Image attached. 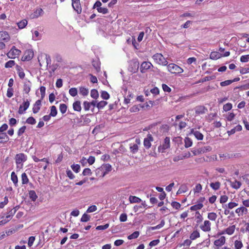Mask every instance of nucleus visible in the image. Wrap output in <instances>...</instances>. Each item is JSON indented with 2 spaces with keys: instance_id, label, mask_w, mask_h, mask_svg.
Segmentation results:
<instances>
[{
  "instance_id": "f257e3e1",
  "label": "nucleus",
  "mask_w": 249,
  "mask_h": 249,
  "mask_svg": "<svg viewBox=\"0 0 249 249\" xmlns=\"http://www.w3.org/2000/svg\"><path fill=\"white\" fill-rule=\"evenodd\" d=\"M27 160V156L24 153L17 154L15 156V160L18 168H21L23 163Z\"/></svg>"
},
{
  "instance_id": "f03ea898",
  "label": "nucleus",
  "mask_w": 249,
  "mask_h": 249,
  "mask_svg": "<svg viewBox=\"0 0 249 249\" xmlns=\"http://www.w3.org/2000/svg\"><path fill=\"white\" fill-rule=\"evenodd\" d=\"M167 69L168 71L172 73L179 74L183 71V70L181 68L173 63L168 65Z\"/></svg>"
},
{
  "instance_id": "7ed1b4c3",
  "label": "nucleus",
  "mask_w": 249,
  "mask_h": 249,
  "mask_svg": "<svg viewBox=\"0 0 249 249\" xmlns=\"http://www.w3.org/2000/svg\"><path fill=\"white\" fill-rule=\"evenodd\" d=\"M153 59L159 64L166 66L168 62L161 53H156L153 56Z\"/></svg>"
},
{
  "instance_id": "20e7f679",
  "label": "nucleus",
  "mask_w": 249,
  "mask_h": 249,
  "mask_svg": "<svg viewBox=\"0 0 249 249\" xmlns=\"http://www.w3.org/2000/svg\"><path fill=\"white\" fill-rule=\"evenodd\" d=\"M139 68V63L137 60L133 59L130 61L128 70L132 73H136Z\"/></svg>"
},
{
  "instance_id": "39448f33",
  "label": "nucleus",
  "mask_w": 249,
  "mask_h": 249,
  "mask_svg": "<svg viewBox=\"0 0 249 249\" xmlns=\"http://www.w3.org/2000/svg\"><path fill=\"white\" fill-rule=\"evenodd\" d=\"M21 51L17 49L15 46H13L9 52L7 53V56L9 58L14 59L20 55Z\"/></svg>"
},
{
  "instance_id": "423d86ee",
  "label": "nucleus",
  "mask_w": 249,
  "mask_h": 249,
  "mask_svg": "<svg viewBox=\"0 0 249 249\" xmlns=\"http://www.w3.org/2000/svg\"><path fill=\"white\" fill-rule=\"evenodd\" d=\"M170 147V138L168 137H166L164 140V142L162 145H160L158 147V150L159 152H161L163 153L165 152V150L168 148H169Z\"/></svg>"
},
{
  "instance_id": "0eeeda50",
  "label": "nucleus",
  "mask_w": 249,
  "mask_h": 249,
  "mask_svg": "<svg viewBox=\"0 0 249 249\" xmlns=\"http://www.w3.org/2000/svg\"><path fill=\"white\" fill-rule=\"evenodd\" d=\"M111 169L112 167L111 165L109 164H103L97 170V171H98V173H99V172L101 171L102 174V177H104L109 172L111 171Z\"/></svg>"
},
{
  "instance_id": "6e6552de",
  "label": "nucleus",
  "mask_w": 249,
  "mask_h": 249,
  "mask_svg": "<svg viewBox=\"0 0 249 249\" xmlns=\"http://www.w3.org/2000/svg\"><path fill=\"white\" fill-rule=\"evenodd\" d=\"M141 143V141L139 139H136L135 142L131 143L129 145V149L130 152L133 154L136 153L139 150V145Z\"/></svg>"
},
{
  "instance_id": "1a4fd4ad",
  "label": "nucleus",
  "mask_w": 249,
  "mask_h": 249,
  "mask_svg": "<svg viewBox=\"0 0 249 249\" xmlns=\"http://www.w3.org/2000/svg\"><path fill=\"white\" fill-rule=\"evenodd\" d=\"M96 101H92L91 102L88 101H84L83 103L84 108L86 111L89 110V109L92 107L91 109V111L93 112V109L95 106H96Z\"/></svg>"
},
{
  "instance_id": "9d476101",
  "label": "nucleus",
  "mask_w": 249,
  "mask_h": 249,
  "mask_svg": "<svg viewBox=\"0 0 249 249\" xmlns=\"http://www.w3.org/2000/svg\"><path fill=\"white\" fill-rule=\"evenodd\" d=\"M72 6L77 14H80L82 12V8L80 0H71Z\"/></svg>"
},
{
  "instance_id": "9b49d317",
  "label": "nucleus",
  "mask_w": 249,
  "mask_h": 249,
  "mask_svg": "<svg viewBox=\"0 0 249 249\" xmlns=\"http://www.w3.org/2000/svg\"><path fill=\"white\" fill-rule=\"evenodd\" d=\"M153 141V138L150 134L147 135V137L144 138L143 141L144 146L146 149H149L151 145V142Z\"/></svg>"
},
{
  "instance_id": "f8f14e48",
  "label": "nucleus",
  "mask_w": 249,
  "mask_h": 249,
  "mask_svg": "<svg viewBox=\"0 0 249 249\" xmlns=\"http://www.w3.org/2000/svg\"><path fill=\"white\" fill-rule=\"evenodd\" d=\"M34 57V52L32 50H28L25 51L22 57L23 61H29Z\"/></svg>"
},
{
  "instance_id": "ddd939ff",
  "label": "nucleus",
  "mask_w": 249,
  "mask_h": 249,
  "mask_svg": "<svg viewBox=\"0 0 249 249\" xmlns=\"http://www.w3.org/2000/svg\"><path fill=\"white\" fill-rule=\"evenodd\" d=\"M151 66H153V65L150 62H143L141 65L140 71L142 73H145Z\"/></svg>"
},
{
  "instance_id": "4468645a",
  "label": "nucleus",
  "mask_w": 249,
  "mask_h": 249,
  "mask_svg": "<svg viewBox=\"0 0 249 249\" xmlns=\"http://www.w3.org/2000/svg\"><path fill=\"white\" fill-rule=\"evenodd\" d=\"M10 39V36L6 31L0 32V41H3L5 42H8Z\"/></svg>"
},
{
  "instance_id": "2eb2a0df",
  "label": "nucleus",
  "mask_w": 249,
  "mask_h": 249,
  "mask_svg": "<svg viewBox=\"0 0 249 249\" xmlns=\"http://www.w3.org/2000/svg\"><path fill=\"white\" fill-rule=\"evenodd\" d=\"M195 112L197 115L206 113L208 109L206 107L202 106H198L195 107Z\"/></svg>"
},
{
  "instance_id": "dca6fc26",
  "label": "nucleus",
  "mask_w": 249,
  "mask_h": 249,
  "mask_svg": "<svg viewBox=\"0 0 249 249\" xmlns=\"http://www.w3.org/2000/svg\"><path fill=\"white\" fill-rule=\"evenodd\" d=\"M91 120L89 118H88L87 116L84 117L83 116H82L81 118L78 119L77 123L81 125H84L89 124Z\"/></svg>"
},
{
  "instance_id": "f3484780",
  "label": "nucleus",
  "mask_w": 249,
  "mask_h": 249,
  "mask_svg": "<svg viewBox=\"0 0 249 249\" xmlns=\"http://www.w3.org/2000/svg\"><path fill=\"white\" fill-rule=\"evenodd\" d=\"M201 229L204 231H211V222L208 220H205L204 225L200 226Z\"/></svg>"
},
{
  "instance_id": "a211bd4d",
  "label": "nucleus",
  "mask_w": 249,
  "mask_h": 249,
  "mask_svg": "<svg viewBox=\"0 0 249 249\" xmlns=\"http://www.w3.org/2000/svg\"><path fill=\"white\" fill-rule=\"evenodd\" d=\"M41 99L38 100L34 105V107H33V111L34 113H37L40 110L41 105Z\"/></svg>"
},
{
  "instance_id": "6ab92c4d",
  "label": "nucleus",
  "mask_w": 249,
  "mask_h": 249,
  "mask_svg": "<svg viewBox=\"0 0 249 249\" xmlns=\"http://www.w3.org/2000/svg\"><path fill=\"white\" fill-rule=\"evenodd\" d=\"M31 83L29 80H26L24 82L23 91L27 94H28L31 90Z\"/></svg>"
},
{
  "instance_id": "aec40b11",
  "label": "nucleus",
  "mask_w": 249,
  "mask_h": 249,
  "mask_svg": "<svg viewBox=\"0 0 249 249\" xmlns=\"http://www.w3.org/2000/svg\"><path fill=\"white\" fill-rule=\"evenodd\" d=\"M191 134H193L198 140H202L203 139V134L197 130L192 129L191 131Z\"/></svg>"
},
{
  "instance_id": "412c9836",
  "label": "nucleus",
  "mask_w": 249,
  "mask_h": 249,
  "mask_svg": "<svg viewBox=\"0 0 249 249\" xmlns=\"http://www.w3.org/2000/svg\"><path fill=\"white\" fill-rule=\"evenodd\" d=\"M43 13V11L41 8H38L36 9L34 12L31 15L32 18H37L40 16L42 15Z\"/></svg>"
},
{
  "instance_id": "4be33fe9",
  "label": "nucleus",
  "mask_w": 249,
  "mask_h": 249,
  "mask_svg": "<svg viewBox=\"0 0 249 249\" xmlns=\"http://www.w3.org/2000/svg\"><path fill=\"white\" fill-rule=\"evenodd\" d=\"M225 237L221 236L219 239L215 240L214 245L216 247H221L225 243Z\"/></svg>"
},
{
  "instance_id": "5701e85b",
  "label": "nucleus",
  "mask_w": 249,
  "mask_h": 249,
  "mask_svg": "<svg viewBox=\"0 0 249 249\" xmlns=\"http://www.w3.org/2000/svg\"><path fill=\"white\" fill-rule=\"evenodd\" d=\"M9 140V137L6 133H0V143H4L7 142Z\"/></svg>"
},
{
  "instance_id": "b1692460",
  "label": "nucleus",
  "mask_w": 249,
  "mask_h": 249,
  "mask_svg": "<svg viewBox=\"0 0 249 249\" xmlns=\"http://www.w3.org/2000/svg\"><path fill=\"white\" fill-rule=\"evenodd\" d=\"M73 108L76 111H80L81 110V103L79 101H76L73 103Z\"/></svg>"
},
{
  "instance_id": "393cba45",
  "label": "nucleus",
  "mask_w": 249,
  "mask_h": 249,
  "mask_svg": "<svg viewBox=\"0 0 249 249\" xmlns=\"http://www.w3.org/2000/svg\"><path fill=\"white\" fill-rule=\"evenodd\" d=\"M222 54L217 52H212L210 54V57L212 59H217L222 56Z\"/></svg>"
},
{
  "instance_id": "a878e982",
  "label": "nucleus",
  "mask_w": 249,
  "mask_h": 249,
  "mask_svg": "<svg viewBox=\"0 0 249 249\" xmlns=\"http://www.w3.org/2000/svg\"><path fill=\"white\" fill-rule=\"evenodd\" d=\"M230 182L231 186L235 189H238L241 185V183L236 180H235L234 181H230Z\"/></svg>"
},
{
  "instance_id": "bb28decb",
  "label": "nucleus",
  "mask_w": 249,
  "mask_h": 249,
  "mask_svg": "<svg viewBox=\"0 0 249 249\" xmlns=\"http://www.w3.org/2000/svg\"><path fill=\"white\" fill-rule=\"evenodd\" d=\"M129 201L131 203H140L142 201L141 198L135 196H130L129 198Z\"/></svg>"
},
{
  "instance_id": "cd10ccee",
  "label": "nucleus",
  "mask_w": 249,
  "mask_h": 249,
  "mask_svg": "<svg viewBox=\"0 0 249 249\" xmlns=\"http://www.w3.org/2000/svg\"><path fill=\"white\" fill-rule=\"evenodd\" d=\"M200 237V233L197 231H194L190 235V239L194 240Z\"/></svg>"
},
{
  "instance_id": "c85d7f7f",
  "label": "nucleus",
  "mask_w": 249,
  "mask_h": 249,
  "mask_svg": "<svg viewBox=\"0 0 249 249\" xmlns=\"http://www.w3.org/2000/svg\"><path fill=\"white\" fill-rule=\"evenodd\" d=\"M184 146L185 148H188L192 145L193 142L191 139L189 137H186L184 139Z\"/></svg>"
},
{
  "instance_id": "c756f323",
  "label": "nucleus",
  "mask_w": 249,
  "mask_h": 249,
  "mask_svg": "<svg viewBox=\"0 0 249 249\" xmlns=\"http://www.w3.org/2000/svg\"><path fill=\"white\" fill-rule=\"evenodd\" d=\"M203 207V205L202 203H197L196 204L193 205L190 207L191 211H195L198 210H200Z\"/></svg>"
},
{
  "instance_id": "7c9ffc66",
  "label": "nucleus",
  "mask_w": 249,
  "mask_h": 249,
  "mask_svg": "<svg viewBox=\"0 0 249 249\" xmlns=\"http://www.w3.org/2000/svg\"><path fill=\"white\" fill-rule=\"evenodd\" d=\"M28 21L26 19H23L18 22L17 24L18 28L20 29L24 28L27 25Z\"/></svg>"
},
{
  "instance_id": "2f4dec72",
  "label": "nucleus",
  "mask_w": 249,
  "mask_h": 249,
  "mask_svg": "<svg viewBox=\"0 0 249 249\" xmlns=\"http://www.w3.org/2000/svg\"><path fill=\"white\" fill-rule=\"evenodd\" d=\"M11 177V180L14 183L15 185L17 186L18 185V178L14 172H12Z\"/></svg>"
},
{
  "instance_id": "473e14b6",
  "label": "nucleus",
  "mask_w": 249,
  "mask_h": 249,
  "mask_svg": "<svg viewBox=\"0 0 249 249\" xmlns=\"http://www.w3.org/2000/svg\"><path fill=\"white\" fill-rule=\"evenodd\" d=\"M29 197L32 201H35L37 198V196L35 191H30L29 192Z\"/></svg>"
},
{
  "instance_id": "72a5a7b5",
  "label": "nucleus",
  "mask_w": 249,
  "mask_h": 249,
  "mask_svg": "<svg viewBox=\"0 0 249 249\" xmlns=\"http://www.w3.org/2000/svg\"><path fill=\"white\" fill-rule=\"evenodd\" d=\"M220 183L219 181H217L214 183H211L210 184V186L213 189L216 191L220 188Z\"/></svg>"
},
{
  "instance_id": "f704fd0d",
  "label": "nucleus",
  "mask_w": 249,
  "mask_h": 249,
  "mask_svg": "<svg viewBox=\"0 0 249 249\" xmlns=\"http://www.w3.org/2000/svg\"><path fill=\"white\" fill-rule=\"evenodd\" d=\"M17 70L18 71V74L19 77L23 79L25 77V73L22 71V69L18 66H17Z\"/></svg>"
},
{
  "instance_id": "c9c22d12",
  "label": "nucleus",
  "mask_w": 249,
  "mask_h": 249,
  "mask_svg": "<svg viewBox=\"0 0 249 249\" xmlns=\"http://www.w3.org/2000/svg\"><path fill=\"white\" fill-rule=\"evenodd\" d=\"M79 92L83 96H87L89 94V89L85 87H81L79 88Z\"/></svg>"
},
{
  "instance_id": "e433bc0d",
  "label": "nucleus",
  "mask_w": 249,
  "mask_h": 249,
  "mask_svg": "<svg viewBox=\"0 0 249 249\" xmlns=\"http://www.w3.org/2000/svg\"><path fill=\"white\" fill-rule=\"evenodd\" d=\"M235 229V226L234 225H232L230 226L226 230V233L229 235H231L234 231Z\"/></svg>"
},
{
  "instance_id": "4c0bfd02",
  "label": "nucleus",
  "mask_w": 249,
  "mask_h": 249,
  "mask_svg": "<svg viewBox=\"0 0 249 249\" xmlns=\"http://www.w3.org/2000/svg\"><path fill=\"white\" fill-rule=\"evenodd\" d=\"M21 180L23 184H27L29 182V179L25 173H23L21 175Z\"/></svg>"
},
{
  "instance_id": "58836bf2",
  "label": "nucleus",
  "mask_w": 249,
  "mask_h": 249,
  "mask_svg": "<svg viewBox=\"0 0 249 249\" xmlns=\"http://www.w3.org/2000/svg\"><path fill=\"white\" fill-rule=\"evenodd\" d=\"M140 235V232L138 231H135L133 233H132L131 234L129 235L128 236V239L129 240L136 239Z\"/></svg>"
},
{
  "instance_id": "ea45409f",
  "label": "nucleus",
  "mask_w": 249,
  "mask_h": 249,
  "mask_svg": "<svg viewBox=\"0 0 249 249\" xmlns=\"http://www.w3.org/2000/svg\"><path fill=\"white\" fill-rule=\"evenodd\" d=\"M107 104V101H102L98 103H96V107L99 109H102Z\"/></svg>"
},
{
  "instance_id": "a19ab883",
  "label": "nucleus",
  "mask_w": 249,
  "mask_h": 249,
  "mask_svg": "<svg viewBox=\"0 0 249 249\" xmlns=\"http://www.w3.org/2000/svg\"><path fill=\"white\" fill-rule=\"evenodd\" d=\"M90 96L94 99H97V98L99 97L98 91L95 89H92L90 92Z\"/></svg>"
},
{
  "instance_id": "79ce46f5",
  "label": "nucleus",
  "mask_w": 249,
  "mask_h": 249,
  "mask_svg": "<svg viewBox=\"0 0 249 249\" xmlns=\"http://www.w3.org/2000/svg\"><path fill=\"white\" fill-rule=\"evenodd\" d=\"M200 149L201 153H207L208 152L211 151L212 150V148L210 146H204L203 147L200 148Z\"/></svg>"
},
{
  "instance_id": "37998d69",
  "label": "nucleus",
  "mask_w": 249,
  "mask_h": 249,
  "mask_svg": "<svg viewBox=\"0 0 249 249\" xmlns=\"http://www.w3.org/2000/svg\"><path fill=\"white\" fill-rule=\"evenodd\" d=\"M57 113V109L54 106H53L51 107V113L50 115L51 116L55 117Z\"/></svg>"
},
{
  "instance_id": "c03bdc74",
  "label": "nucleus",
  "mask_w": 249,
  "mask_h": 249,
  "mask_svg": "<svg viewBox=\"0 0 249 249\" xmlns=\"http://www.w3.org/2000/svg\"><path fill=\"white\" fill-rule=\"evenodd\" d=\"M69 92L70 94L72 97H75L77 94V89L75 88H71L69 89Z\"/></svg>"
},
{
  "instance_id": "a18cd8bd",
  "label": "nucleus",
  "mask_w": 249,
  "mask_h": 249,
  "mask_svg": "<svg viewBox=\"0 0 249 249\" xmlns=\"http://www.w3.org/2000/svg\"><path fill=\"white\" fill-rule=\"evenodd\" d=\"M216 217L217 215L214 213H210L208 214V218L211 220L215 221V219H216Z\"/></svg>"
},
{
  "instance_id": "49530a36",
  "label": "nucleus",
  "mask_w": 249,
  "mask_h": 249,
  "mask_svg": "<svg viewBox=\"0 0 249 249\" xmlns=\"http://www.w3.org/2000/svg\"><path fill=\"white\" fill-rule=\"evenodd\" d=\"M67 109V107L66 105H65L64 104H61L60 105L59 110L62 114L65 113L66 112Z\"/></svg>"
},
{
  "instance_id": "de8ad7c7",
  "label": "nucleus",
  "mask_w": 249,
  "mask_h": 249,
  "mask_svg": "<svg viewBox=\"0 0 249 249\" xmlns=\"http://www.w3.org/2000/svg\"><path fill=\"white\" fill-rule=\"evenodd\" d=\"M90 218V215H89L86 213H84L82 215V216L81 218V221L83 222H87L89 220Z\"/></svg>"
},
{
  "instance_id": "09e8293b",
  "label": "nucleus",
  "mask_w": 249,
  "mask_h": 249,
  "mask_svg": "<svg viewBox=\"0 0 249 249\" xmlns=\"http://www.w3.org/2000/svg\"><path fill=\"white\" fill-rule=\"evenodd\" d=\"M247 212H248L247 209L244 207H241L240 208L236 209L235 210V212L238 214L240 212H241L242 213H247Z\"/></svg>"
},
{
  "instance_id": "8fccbe9b",
  "label": "nucleus",
  "mask_w": 249,
  "mask_h": 249,
  "mask_svg": "<svg viewBox=\"0 0 249 249\" xmlns=\"http://www.w3.org/2000/svg\"><path fill=\"white\" fill-rule=\"evenodd\" d=\"M71 168L74 172H75V173H78L80 170V166L78 164H73L71 165Z\"/></svg>"
},
{
  "instance_id": "3c124183",
  "label": "nucleus",
  "mask_w": 249,
  "mask_h": 249,
  "mask_svg": "<svg viewBox=\"0 0 249 249\" xmlns=\"http://www.w3.org/2000/svg\"><path fill=\"white\" fill-rule=\"evenodd\" d=\"M15 64L14 60H9L5 64V67L6 68H12Z\"/></svg>"
},
{
  "instance_id": "603ef678",
  "label": "nucleus",
  "mask_w": 249,
  "mask_h": 249,
  "mask_svg": "<svg viewBox=\"0 0 249 249\" xmlns=\"http://www.w3.org/2000/svg\"><path fill=\"white\" fill-rule=\"evenodd\" d=\"M235 249H240L243 247V244L241 241L236 240L234 243Z\"/></svg>"
},
{
  "instance_id": "864d4df0",
  "label": "nucleus",
  "mask_w": 249,
  "mask_h": 249,
  "mask_svg": "<svg viewBox=\"0 0 249 249\" xmlns=\"http://www.w3.org/2000/svg\"><path fill=\"white\" fill-rule=\"evenodd\" d=\"M101 97L105 100H107L109 98V94L106 91H102L101 95Z\"/></svg>"
},
{
  "instance_id": "5fc2aeb1",
  "label": "nucleus",
  "mask_w": 249,
  "mask_h": 249,
  "mask_svg": "<svg viewBox=\"0 0 249 249\" xmlns=\"http://www.w3.org/2000/svg\"><path fill=\"white\" fill-rule=\"evenodd\" d=\"M26 123L31 124H36V121L33 117H30L26 120Z\"/></svg>"
},
{
  "instance_id": "6e6d98bb",
  "label": "nucleus",
  "mask_w": 249,
  "mask_h": 249,
  "mask_svg": "<svg viewBox=\"0 0 249 249\" xmlns=\"http://www.w3.org/2000/svg\"><path fill=\"white\" fill-rule=\"evenodd\" d=\"M97 10L98 12L101 13L103 14H107L108 12V9L105 7H101L100 8H97Z\"/></svg>"
},
{
  "instance_id": "4d7b16f0",
  "label": "nucleus",
  "mask_w": 249,
  "mask_h": 249,
  "mask_svg": "<svg viewBox=\"0 0 249 249\" xmlns=\"http://www.w3.org/2000/svg\"><path fill=\"white\" fill-rule=\"evenodd\" d=\"M232 108V104L231 103H227L223 106V110L225 111L230 110Z\"/></svg>"
},
{
  "instance_id": "13d9d810",
  "label": "nucleus",
  "mask_w": 249,
  "mask_h": 249,
  "mask_svg": "<svg viewBox=\"0 0 249 249\" xmlns=\"http://www.w3.org/2000/svg\"><path fill=\"white\" fill-rule=\"evenodd\" d=\"M45 90H46V88H45V87L41 86L40 88V91L41 95V100H43V99L45 97Z\"/></svg>"
},
{
  "instance_id": "bf43d9fd",
  "label": "nucleus",
  "mask_w": 249,
  "mask_h": 249,
  "mask_svg": "<svg viewBox=\"0 0 249 249\" xmlns=\"http://www.w3.org/2000/svg\"><path fill=\"white\" fill-rule=\"evenodd\" d=\"M240 61L242 62H247L249 61V54L242 55L240 57Z\"/></svg>"
},
{
  "instance_id": "052dcab7",
  "label": "nucleus",
  "mask_w": 249,
  "mask_h": 249,
  "mask_svg": "<svg viewBox=\"0 0 249 249\" xmlns=\"http://www.w3.org/2000/svg\"><path fill=\"white\" fill-rule=\"evenodd\" d=\"M21 105L23 106V110L25 111L30 106V102L29 101H28V100H27L26 101H24Z\"/></svg>"
},
{
  "instance_id": "680f3d73",
  "label": "nucleus",
  "mask_w": 249,
  "mask_h": 249,
  "mask_svg": "<svg viewBox=\"0 0 249 249\" xmlns=\"http://www.w3.org/2000/svg\"><path fill=\"white\" fill-rule=\"evenodd\" d=\"M109 227V224H106L104 225L98 226L96 228L97 230H104L107 229Z\"/></svg>"
},
{
  "instance_id": "e2e57ef3",
  "label": "nucleus",
  "mask_w": 249,
  "mask_h": 249,
  "mask_svg": "<svg viewBox=\"0 0 249 249\" xmlns=\"http://www.w3.org/2000/svg\"><path fill=\"white\" fill-rule=\"evenodd\" d=\"M91 174L92 172L89 168H85L82 173L83 176H89L91 175Z\"/></svg>"
},
{
  "instance_id": "0e129e2a",
  "label": "nucleus",
  "mask_w": 249,
  "mask_h": 249,
  "mask_svg": "<svg viewBox=\"0 0 249 249\" xmlns=\"http://www.w3.org/2000/svg\"><path fill=\"white\" fill-rule=\"evenodd\" d=\"M127 216L126 213H122L120 216V220L121 222H125L127 220Z\"/></svg>"
},
{
  "instance_id": "69168bd1",
  "label": "nucleus",
  "mask_w": 249,
  "mask_h": 249,
  "mask_svg": "<svg viewBox=\"0 0 249 249\" xmlns=\"http://www.w3.org/2000/svg\"><path fill=\"white\" fill-rule=\"evenodd\" d=\"M97 210V207L95 205H92L89 207L87 210V213H92Z\"/></svg>"
},
{
  "instance_id": "338daca9",
  "label": "nucleus",
  "mask_w": 249,
  "mask_h": 249,
  "mask_svg": "<svg viewBox=\"0 0 249 249\" xmlns=\"http://www.w3.org/2000/svg\"><path fill=\"white\" fill-rule=\"evenodd\" d=\"M228 199V196L226 195L221 196L220 198V203L222 204L224 203L227 201Z\"/></svg>"
},
{
  "instance_id": "774afa93",
  "label": "nucleus",
  "mask_w": 249,
  "mask_h": 249,
  "mask_svg": "<svg viewBox=\"0 0 249 249\" xmlns=\"http://www.w3.org/2000/svg\"><path fill=\"white\" fill-rule=\"evenodd\" d=\"M232 83L231 80H228L220 83V86L222 87L226 86Z\"/></svg>"
}]
</instances>
